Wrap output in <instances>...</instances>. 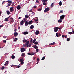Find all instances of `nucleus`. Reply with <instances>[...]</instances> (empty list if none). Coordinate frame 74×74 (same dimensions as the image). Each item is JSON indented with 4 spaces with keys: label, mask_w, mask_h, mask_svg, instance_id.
<instances>
[{
    "label": "nucleus",
    "mask_w": 74,
    "mask_h": 74,
    "mask_svg": "<svg viewBox=\"0 0 74 74\" xmlns=\"http://www.w3.org/2000/svg\"><path fill=\"white\" fill-rule=\"evenodd\" d=\"M24 60L23 58L20 59V61L21 64H23V63H24V62H23Z\"/></svg>",
    "instance_id": "1"
},
{
    "label": "nucleus",
    "mask_w": 74,
    "mask_h": 74,
    "mask_svg": "<svg viewBox=\"0 0 74 74\" xmlns=\"http://www.w3.org/2000/svg\"><path fill=\"white\" fill-rule=\"evenodd\" d=\"M49 10V8H46L44 11V12H48V11Z\"/></svg>",
    "instance_id": "2"
},
{
    "label": "nucleus",
    "mask_w": 74,
    "mask_h": 74,
    "mask_svg": "<svg viewBox=\"0 0 74 74\" xmlns=\"http://www.w3.org/2000/svg\"><path fill=\"white\" fill-rule=\"evenodd\" d=\"M58 27H55L54 28V30L55 32H57V31L58 30Z\"/></svg>",
    "instance_id": "3"
},
{
    "label": "nucleus",
    "mask_w": 74,
    "mask_h": 74,
    "mask_svg": "<svg viewBox=\"0 0 74 74\" xmlns=\"http://www.w3.org/2000/svg\"><path fill=\"white\" fill-rule=\"evenodd\" d=\"M64 17H65V16L64 15H62L60 16V19L63 20L64 18Z\"/></svg>",
    "instance_id": "4"
},
{
    "label": "nucleus",
    "mask_w": 74,
    "mask_h": 74,
    "mask_svg": "<svg viewBox=\"0 0 74 74\" xmlns=\"http://www.w3.org/2000/svg\"><path fill=\"white\" fill-rule=\"evenodd\" d=\"M10 12H12V11H14V8L12 7L10 8Z\"/></svg>",
    "instance_id": "5"
},
{
    "label": "nucleus",
    "mask_w": 74,
    "mask_h": 74,
    "mask_svg": "<svg viewBox=\"0 0 74 74\" xmlns=\"http://www.w3.org/2000/svg\"><path fill=\"white\" fill-rule=\"evenodd\" d=\"M25 51V49L24 48H22L21 49V52H23Z\"/></svg>",
    "instance_id": "6"
},
{
    "label": "nucleus",
    "mask_w": 74,
    "mask_h": 74,
    "mask_svg": "<svg viewBox=\"0 0 74 74\" xmlns=\"http://www.w3.org/2000/svg\"><path fill=\"white\" fill-rule=\"evenodd\" d=\"M39 33H40V32L38 30H37L35 32V34L36 35H38L39 34Z\"/></svg>",
    "instance_id": "7"
},
{
    "label": "nucleus",
    "mask_w": 74,
    "mask_h": 74,
    "mask_svg": "<svg viewBox=\"0 0 74 74\" xmlns=\"http://www.w3.org/2000/svg\"><path fill=\"white\" fill-rule=\"evenodd\" d=\"M24 23V21L23 20H22L20 22V25H21V26L23 25V24Z\"/></svg>",
    "instance_id": "8"
},
{
    "label": "nucleus",
    "mask_w": 74,
    "mask_h": 74,
    "mask_svg": "<svg viewBox=\"0 0 74 74\" xmlns=\"http://www.w3.org/2000/svg\"><path fill=\"white\" fill-rule=\"evenodd\" d=\"M29 33V32L27 31H25L23 32V34H24V35H26V34H27Z\"/></svg>",
    "instance_id": "9"
},
{
    "label": "nucleus",
    "mask_w": 74,
    "mask_h": 74,
    "mask_svg": "<svg viewBox=\"0 0 74 74\" xmlns=\"http://www.w3.org/2000/svg\"><path fill=\"white\" fill-rule=\"evenodd\" d=\"M29 22L28 21H26L25 22V26H27L29 25Z\"/></svg>",
    "instance_id": "10"
},
{
    "label": "nucleus",
    "mask_w": 74,
    "mask_h": 74,
    "mask_svg": "<svg viewBox=\"0 0 74 74\" xmlns=\"http://www.w3.org/2000/svg\"><path fill=\"white\" fill-rule=\"evenodd\" d=\"M56 35L57 37H60V36H61V34H60V33L58 34V33H56Z\"/></svg>",
    "instance_id": "11"
},
{
    "label": "nucleus",
    "mask_w": 74,
    "mask_h": 74,
    "mask_svg": "<svg viewBox=\"0 0 74 74\" xmlns=\"http://www.w3.org/2000/svg\"><path fill=\"white\" fill-rule=\"evenodd\" d=\"M18 33L15 32L14 33V36L15 37H17V36H18Z\"/></svg>",
    "instance_id": "12"
},
{
    "label": "nucleus",
    "mask_w": 74,
    "mask_h": 74,
    "mask_svg": "<svg viewBox=\"0 0 74 74\" xmlns=\"http://www.w3.org/2000/svg\"><path fill=\"white\" fill-rule=\"evenodd\" d=\"M43 2V4L44 5H47L48 4V3L47 2Z\"/></svg>",
    "instance_id": "13"
},
{
    "label": "nucleus",
    "mask_w": 74,
    "mask_h": 74,
    "mask_svg": "<svg viewBox=\"0 0 74 74\" xmlns=\"http://www.w3.org/2000/svg\"><path fill=\"white\" fill-rule=\"evenodd\" d=\"M33 47L35 49H38V47H37V46H36V45H34L33 46Z\"/></svg>",
    "instance_id": "14"
},
{
    "label": "nucleus",
    "mask_w": 74,
    "mask_h": 74,
    "mask_svg": "<svg viewBox=\"0 0 74 74\" xmlns=\"http://www.w3.org/2000/svg\"><path fill=\"white\" fill-rule=\"evenodd\" d=\"M6 13L7 15H10V12L8 10L6 11Z\"/></svg>",
    "instance_id": "15"
},
{
    "label": "nucleus",
    "mask_w": 74,
    "mask_h": 74,
    "mask_svg": "<svg viewBox=\"0 0 74 74\" xmlns=\"http://www.w3.org/2000/svg\"><path fill=\"white\" fill-rule=\"evenodd\" d=\"M21 8V6L19 5L17 7V8L18 10H20Z\"/></svg>",
    "instance_id": "16"
},
{
    "label": "nucleus",
    "mask_w": 74,
    "mask_h": 74,
    "mask_svg": "<svg viewBox=\"0 0 74 74\" xmlns=\"http://www.w3.org/2000/svg\"><path fill=\"white\" fill-rule=\"evenodd\" d=\"M9 18V17H8L6 18L4 20V21H5V22H7V21H8Z\"/></svg>",
    "instance_id": "17"
},
{
    "label": "nucleus",
    "mask_w": 74,
    "mask_h": 74,
    "mask_svg": "<svg viewBox=\"0 0 74 74\" xmlns=\"http://www.w3.org/2000/svg\"><path fill=\"white\" fill-rule=\"evenodd\" d=\"M62 19L60 18V19L58 21V22L59 23H61L62 22Z\"/></svg>",
    "instance_id": "18"
},
{
    "label": "nucleus",
    "mask_w": 74,
    "mask_h": 74,
    "mask_svg": "<svg viewBox=\"0 0 74 74\" xmlns=\"http://www.w3.org/2000/svg\"><path fill=\"white\" fill-rule=\"evenodd\" d=\"M32 22H33V21H32V20H31L30 21L28 22L29 24V25H31V24H32Z\"/></svg>",
    "instance_id": "19"
},
{
    "label": "nucleus",
    "mask_w": 74,
    "mask_h": 74,
    "mask_svg": "<svg viewBox=\"0 0 74 74\" xmlns=\"http://www.w3.org/2000/svg\"><path fill=\"white\" fill-rule=\"evenodd\" d=\"M7 2L9 3V4H12V1H8Z\"/></svg>",
    "instance_id": "20"
},
{
    "label": "nucleus",
    "mask_w": 74,
    "mask_h": 74,
    "mask_svg": "<svg viewBox=\"0 0 74 74\" xmlns=\"http://www.w3.org/2000/svg\"><path fill=\"white\" fill-rule=\"evenodd\" d=\"M29 15L27 14L25 15V17L26 19H28L29 18Z\"/></svg>",
    "instance_id": "21"
},
{
    "label": "nucleus",
    "mask_w": 74,
    "mask_h": 74,
    "mask_svg": "<svg viewBox=\"0 0 74 74\" xmlns=\"http://www.w3.org/2000/svg\"><path fill=\"white\" fill-rule=\"evenodd\" d=\"M54 5H55V4H54V3H52L51 5V7H53V6H54Z\"/></svg>",
    "instance_id": "22"
},
{
    "label": "nucleus",
    "mask_w": 74,
    "mask_h": 74,
    "mask_svg": "<svg viewBox=\"0 0 74 74\" xmlns=\"http://www.w3.org/2000/svg\"><path fill=\"white\" fill-rule=\"evenodd\" d=\"M30 28L31 29H33L34 28V26L33 25H31L30 26Z\"/></svg>",
    "instance_id": "23"
},
{
    "label": "nucleus",
    "mask_w": 74,
    "mask_h": 74,
    "mask_svg": "<svg viewBox=\"0 0 74 74\" xmlns=\"http://www.w3.org/2000/svg\"><path fill=\"white\" fill-rule=\"evenodd\" d=\"M54 44H55V42H54L53 43H49V45H54Z\"/></svg>",
    "instance_id": "24"
},
{
    "label": "nucleus",
    "mask_w": 74,
    "mask_h": 74,
    "mask_svg": "<svg viewBox=\"0 0 74 74\" xmlns=\"http://www.w3.org/2000/svg\"><path fill=\"white\" fill-rule=\"evenodd\" d=\"M27 42V40L24 39V40H23V42Z\"/></svg>",
    "instance_id": "25"
},
{
    "label": "nucleus",
    "mask_w": 74,
    "mask_h": 74,
    "mask_svg": "<svg viewBox=\"0 0 74 74\" xmlns=\"http://www.w3.org/2000/svg\"><path fill=\"white\" fill-rule=\"evenodd\" d=\"M11 58L12 59H15V56L12 55L11 56Z\"/></svg>",
    "instance_id": "26"
},
{
    "label": "nucleus",
    "mask_w": 74,
    "mask_h": 74,
    "mask_svg": "<svg viewBox=\"0 0 74 74\" xmlns=\"http://www.w3.org/2000/svg\"><path fill=\"white\" fill-rule=\"evenodd\" d=\"M59 5L60 6H61L62 5V2L61 1H60L59 3Z\"/></svg>",
    "instance_id": "27"
},
{
    "label": "nucleus",
    "mask_w": 74,
    "mask_h": 74,
    "mask_svg": "<svg viewBox=\"0 0 74 74\" xmlns=\"http://www.w3.org/2000/svg\"><path fill=\"white\" fill-rule=\"evenodd\" d=\"M48 0H42V2H47Z\"/></svg>",
    "instance_id": "28"
},
{
    "label": "nucleus",
    "mask_w": 74,
    "mask_h": 74,
    "mask_svg": "<svg viewBox=\"0 0 74 74\" xmlns=\"http://www.w3.org/2000/svg\"><path fill=\"white\" fill-rule=\"evenodd\" d=\"M70 38H68L67 39V41H70Z\"/></svg>",
    "instance_id": "29"
},
{
    "label": "nucleus",
    "mask_w": 74,
    "mask_h": 74,
    "mask_svg": "<svg viewBox=\"0 0 74 74\" xmlns=\"http://www.w3.org/2000/svg\"><path fill=\"white\" fill-rule=\"evenodd\" d=\"M11 22H14V19H13V18H11Z\"/></svg>",
    "instance_id": "30"
},
{
    "label": "nucleus",
    "mask_w": 74,
    "mask_h": 74,
    "mask_svg": "<svg viewBox=\"0 0 74 74\" xmlns=\"http://www.w3.org/2000/svg\"><path fill=\"white\" fill-rule=\"evenodd\" d=\"M45 58V56H44L42 58V59L41 60H44V59Z\"/></svg>",
    "instance_id": "31"
},
{
    "label": "nucleus",
    "mask_w": 74,
    "mask_h": 74,
    "mask_svg": "<svg viewBox=\"0 0 74 74\" xmlns=\"http://www.w3.org/2000/svg\"><path fill=\"white\" fill-rule=\"evenodd\" d=\"M34 44H35V45H37V44H38V42H35L34 43Z\"/></svg>",
    "instance_id": "32"
},
{
    "label": "nucleus",
    "mask_w": 74,
    "mask_h": 74,
    "mask_svg": "<svg viewBox=\"0 0 74 74\" xmlns=\"http://www.w3.org/2000/svg\"><path fill=\"white\" fill-rule=\"evenodd\" d=\"M34 20L35 22H38V19H36V20L34 19Z\"/></svg>",
    "instance_id": "33"
},
{
    "label": "nucleus",
    "mask_w": 74,
    "mask_h": 74,
    "mask_svg": "<svg viewBox=\"0 0 74 74\" xmlns=\"http://www.w3.org/2000/svg\"><path fill=\"white\" fill-rule=\"evenodd\" d=\"M25 55V53H23L22 54L21 56H24Z\"/></svg>",
    "instance_id": "34"
},
{
    "label": "nucleus",
    "mask_w": 74,
    "mask_h": 74,
    "mask_svg": "<svg viewBox=\"0 0 74 74\" xmlns=\"http://www.w3.org/2000/svg\"><path fill=\"white\" fill-rule=\"evenodd\" d=\"M35 41H36V39H34L33 40V41L32 42L33 43H34Z\"/></svg>",
    "instance_id": "35"
},
{
    "label": "nucleus",
    "mask_w": 74,
    "mask_h": 74,
    "mask_svg": "<svg viewBox=\"0 0 74 74\" xmlns=\"http://www.w3.org/2000/svg\"><path fill=\"white\" fill-rule=\"evenodd\" d=\"M38 11H41V9L40 8H39L38 10Z\"/></svg>",
    "instance_id": "36"
},
{
    "label": "nucleus",
    "mask_w": 74,
    "mask_h": 74,
    "mask_svg": "<svg viewBox=\"0 0 74 74\" xmlns=\"http://www.w3.org/2000/svg\"><path fill=\"white\" fill-rule=\"evenodd\" d=\"M27 54L29 55H32V53H28Z\"/></svg>",
    "instance_id": "37"
},
{
    "label": "nucleus",
    "mask_w": 74,
    "mask_h": 74,
    "mask_svg": "<svg viewBox=\"0 0 74 74\" xmlns=\"http://www.w3.org/2000/svg\"><path fill=\"white\" fill-rule=\"evenodd\" d=\"M31 47V44H29L28 45H27V47Z\"/></svg>",
    "instance_id": "38"
},
{
    "label": "nucleus",
    "mask_w": 74,
    "mask_h": 74,
    "mask_svg": "<svg viewBox=\"0 0 74 74\" xmlns=\"http://www.w3.org/2000/svg\"><path fill=\"white\" fill-rule=\"evenodd\" d=\"M72 33V32H68V34H71Z\"/></svg>",
    "instance_id": "39"
},
{
    "label": "nucleus",
    "mask_w": 74,
    "mask_h": 74,
    "mask_svg": "<svg viewBox=\"0 0 74 74\" xmlns=\"http://www.w3.org/2000/svg\"><path fill=\"white\" fill-rule=\"evenodd\" d=\"M11 3H9V4H8V6H10V5H11Z\"/></svg>",
    "instance_id": "40"
},
{
    "label": "nucleus",
    "mask_w": 74,
    "mask_h": 74,
    "mask_svg": "<svg viewBox=\"0 0 74 74\" xmlns=\"http://www.w3.org/2000/svg\"><path fill=\"white\" fill-rule=\"evenodd\" d=\"M4 69V67L3 66H2L1 68V70H3Z\"/></svg>",
    "instance_id": "41"
},
{
    "label": "nucleus",
    "mask_w": 74,
    "mask_h": 74,
    "mask_svg": "<svg viewBox=\"0 0 74 74\" xmlns=\"http://www.w3.org/2000/svg\"><path fill=\"white\" fill-rule=\"evenodd\" d=\"M26 45H28L29 44V41H27L26 43Z\"/></svg>",
    "instance_id": "42"
},
{
    "label": "nucleus",
    "mask_w": 74,
    "mask_h": 74,
    "mask_svg": "<svg viewBox=\"0 0 74 74\" xmlns=\"http://www.w3.org/2000/svg\"><path fill=\"white\" fill-rule=\"evenodd\" d=\"M5 63H6V64H8V61H6V62Z\"/></svg>",
    "instance_id": "43"
},
{
    "label": "nucleus",
    "mask_w": 74,
    "mask_h": 74,
    "mask_svg": "<svg viewBox=\"0 0 74 74\" xmlns=\"http://www.w3.org/2000/svg\"><path fill=\"white\" fill-rule=\"evenodd\" d=\"M21 67V66L19 65L17 66V68H19Z\"/></svg>",
    "instance_id": "44"
},
{
    "label": "nucleus",
    "mask_w": 74,
    "mask_h": 74,
    "mask_svg": "<svg viewBox=\"0 0 74 74\" xmlns=\"http://www.w3.org/2000/svg\"><path fill=\"white\" fill-rule=\"evenodd\" d=\"M3 42H4V43H6V40H4L3 41Z\"/></svg>",
    "instance_id": "45"
},
{
    "label": "nucleus",
    "mask_w": 74,
    "mask_h": 74,
    "mask_svg": "<svg viewBox=\"0 0 74 74\" xmlns=\"http://www.w3.org/2000/svg\"><path fill=\"white\" fill-rule=\"evenodd\" d=\"M60 13H61V14L63 13V10L60 11Z\"/></svg>",
    "instance_id": "46"
},
{
    "label": "nucleus",
    "mask_w": 74,
    "mask_h": 74,
    "mask_svg": "<svg viewBox=\"0 0 74 74\" xmlns=\"http://www.w3.org/2000/svg\"><path fill=\"white\" fill-rule=\"evenodd\" d=\"M3 25H0V28H1V27H3Z\"/></svg>",
    "instance_id": "47"
},
{
    "label": "nucleus",
    "mask_w": 74,
    "mask_h": 74,
    "mask_svg": "<svg viewBox=\"0 0 74 74\" xmlns=\"http://www.w3.org/2000/svg\"><path fill=\"white\" fill-rule=\"evenodd\" d=\"M32 41H33V39H32V38H31V40H30L31 42H32Z\"/></svg>",
    "instance_id": "48"
},
{
    "label": "nucleus",
    "mask_w": 74,
    "mask_h": 74,
    "mask_svg": "<svg viewBox=\"0 0 74 74\" xmlns=\"http://www.w3.org/2000/svg\"><path fill=\"white\" fill-rule=\"evenodd\" d=\"M38 61H40V59H39L38 58L37 59V61L38 62Z\"/></svg>",
    "instance_id": "49"
},
{
    "label": "nucleus",
    "mask_w": 74,
    "mask_h": 74,
    "mask_svg": "<svg viewBox=\"0 0 74 74\" xmlns=\"http://www.w3.org/2000/svg\"><path fill=\"white\" fill-rule=\"evenodd\" d=\"M39 51V50H38V49H36V52H38V51Z\"/></svg>",
    "instance_id": "50"
},
{
    "label": "nucleus",
    "mask_w": 74,
    "mask_h": 74,
    "mask_svg": "<svg viewBox=\"0 0 74 74\" xmlns=\"http://www.w3.org/2000/svg\"><path fill=\"white\" fill-rule=\"evenodd\" d=\"M14 65H12L11 66L12 67H14Z\"/></svg>",
    "instance_id": "51"
},
{
    "label": "nucleus",
    "mask_w": 74,
    "mask_h": 74,
    "mask_svg": "<svg viewBox=\"0 0 74 74\" xmlns=\"http://www.w3.org/2000/svg\"><path fill=\"white\" fill-rule=\"evenodd\" d=\"M4 38H7V36H5L3 37V38H4Z\"/></svg>",
    "instance_id": "52"
},
{
    "label": "nucleus",
    "mask_w": 74,
    "mask_h": 74,
    "mask_svg": "<svg viewBox=\"0 0 74 74\" xmlns=\"http://www.w3.org/2000/svg\"><path fill=\"white\" fill-rule=\"evenodd\" d=\"M2 13V12L1 11H0V16L1 15V13Z\"/></svg>",
    "instance_id": "53"
},
{
    "label": "nucleus",
    "mask_w": 74,
    "mask_h": 74,
    "mask_svg": "<svg viewBox=\"0 0 74 74\" xmlns=\"http://www.w3.org/2000/svg\"><path fill=\"white\" fill-rule=\"evenodd\" d=\"M36 1V3H39V1H38V0H37Z\"/></svg>",
    "instance_id": "54"
},
{
    "label": "nucleus",
    "mask_w": 74,
    "mask_h": 74,
    "mask_svg": "<svg viewBox=\"0 0 74 74\" xmlns=\"http://www.w3.org/2000/svg\"><path fill=\"white\" fill-rule=\"evenodd\" d=\"M62 37H63V38H64V35H63L62 36Z\"/></svg>",
    "instance_id": "55"
},
{
    "label": "nucleus",
    "mask_w": 74,
    "mask_h": 74,
    "mask_svg": "<svg viewBox=\"0 0 74 74\" xmlns=\"http://www.w3.org/2000/svg\"><path fill=\"white\" fill-rule=\"evenodd\" d=\"M15 40H16V41L18 40V38H15Z\"/></svg>",
    "instance_id": "56"
},
{
    "label": "nucleus",
    "mask_w": 74,
    "mask_h": 74,
    "mask_svg": "<svg viewBox=\"0 0 74 74\" xmlns=\"http://www.w3.org/2000/svg\"><path fill=\"white\" fill-rule=\"evenodd\" d=\"M34 54H35V53L34 52V53H32V55H34Z\"/></svg>",
    "instance_id": "57"
},
{
    "label": "nucleus",
    "mask_w": 74,
    "mask_h": 74,
    "mask_svg": "<svg viewBox=\"0 0 74 74\" xmlns=\"http://www.w3.org/2000/svg\"><path fill=\"white\" fill-rule=\"evenodd\" d=\"M30 12H33V11H32V9L30 10Z\"/></svg>",
    "instance_id": "58"
},
{
    "label": "nucleus",
    "mask_w": 74,
    "mask_h": 74,
    "mask_svg": "<svg viewBox=\"0 0 74 74\" xmlns=\"http://www.w3.org/2000/svg\"><path fill=\"white\" fill-rule=\"evenodd\" d=\"M65 37L66 38H67V35H66L65 36Z\"/></svg>",
    "instance_id": "59"
},
{
    "label": "nucleus",
    "mask_w": 74,
    "mask_h": 74,
    "mask_svg": "<svg viewBox=\"0 0 74 74\" xmlns=\"http://www.w3.org/2000/svg\"><path fill=\"white\" fill-rule=\"evenodd\" d=\"M34 8H36V6H34Z\"/></svg>",
    "instance_id": "60"
},
{
    "label": "nucleus",
    "mask_w": 74,
    "mask_h": 74,
    "mask_svg": "<svg viewBox=\"0 0 74 74\" xmlns=\"http://www.w3.org/2000/svg\"><path fill=\"white\" fill-rule=\"evenodd\" d=\"M5 1H3V2H2V4H4V3Z\"/></svg>",
    "instance_id": "61"
},
{
    "label": "nucleus",
    "mask_w": 74,
    "mask_h": 74,
    "mask_svg": "<svg viewBox=\"0 0 74 74\" xmlns=\"http://www.w3.org/2000/svg\"><path fill=\"white\" fill-rule=\"evenodd\" d=\"M7 64H6V63H5V64H4V65L5 66H6V65H7Z\"/></svg>",
    "instance_id": "62"
},
{
    "label": "nucleus",
    "mask_w": 74,
    "mask_h": 74,
    "mask_svg": "<svg viewBox=\"0 0 74 74\" xmlns=\"http://www.w3.org/2000/svg\"><path fill=\"white\" fill-rule=\"evenodd\" d=\"M13 40H14V41H15V42L16 41V40H15V39H14Z\"/></svg>",
    "instance_id": "63"
},
{
    "label": "nucleus",
    "mask_w": 74,
    "mask_h": 74,
    "mask_svg": "<svg viewBox=\"0 0 74 74\" xmlns=\"http://www.w3.org/2000/svg\"><path fill=\"white\" fill-rule=\"evenodd\" d=\"M18 29H20V27H18Z\"/></svg>",
    "instance_id": "64"
}]
</instances>
